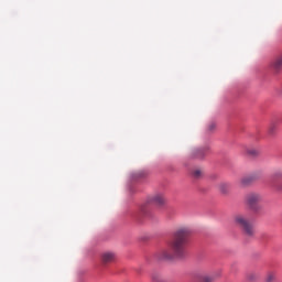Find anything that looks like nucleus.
<instances>
[{
  "label": "nucleus",
  "mask_w": 282,
  "mask_h": 282,
  "mask_svg": "<svg viewBox=\"0 0 282 282\" xmlns=\"http://www.w3.org/2000/svg\"><path fill=\"white\" fill-rule=\"evenodd\" d=\"M257 180H261V173L253 172L251 174L242 176L239 181V184H240L241 188H247V186L254 184V182H257Z\"/></svg>",
  "instance_id": "4"
},
{
  "label": "nucleus",
  "mask_w": 282,
  "mask_h": 282,
  "mask_svg": "<svg viewBox=\"0 0 282 282\" xmlns=\"http://www.w3.org/2000/svg\"><path fill=\"white\" fill-rule=\"evenodd\" d=\"M216 129H217V123H215L214 121L207 124V133H213V131H215Z\"/></svg>",
  "instance_id": "11"
},
{
  "label": "nucleus",
  "mask_w": 282,
  "mask_h": 282,
  "mask_svg": "<svg viewBox=\"0 0 282 282\" xmlns=\"http://www.w3.org/2000/svg\"><path fill=\"white\" fill-rule=\"evenodd\" d=\"M276 279V275L274 273H268L265 282H274Z\"/></svg>",
  "instance_id": "16"
},
{
  "label": "nucleus",
  "mask_w": 282,
  "mask_h": 282,
  "mask_svg": "<svg viewBox=\"0 0 282 282\" xmlns=\"http://www.w3.org/2000/svg\"><path fill=\"white\" fill-rule=\"evenodd\" d=\"M263 202V196L260 193L251 192L245 196V204L250 208V210H259V204Z\"/></svg>",
  "instance_id": "3"
},
{
  "label": "nucleus",
  "mask_w": 282,
  "mask_h": 282,
  "mask_svg": "<svg viewBox=\"0 0 282 282\" xmlns=\"http://www.w3.org/2000/svg\"><path fill=\"white\" fill-rule=\"evenodd\" d=\"M269 135H274L276 133V123H271L268 130Z\"/></svg>",
  "instance_id": "12"
},
{
  "label": "nucleus",
  "mask_w": 282,
  "mask_h": 282,
  "mask_svg": "<svg viewBox=\"0 0 282 282\" xmlns=\"http://www.w3.org/2000/svg\"><path fill=\"white\" fill-rule=\"evenodd\" d=\"M152 204H155V206H164L166 204V198H164V195L156 194L152 197Z\"/></svg>",
  "instance_id": "6"
},
{
  "label": "nucleus",
  "mask_w": 282,
  "mask_h": 282,
  "mask_svg": "<svg viewBox=\"0 0 282 282\" xmlns=\"http://www.w3.org/2000/svg\"><path fill=\"white\" fill-rule=\"evenodd\" d=\"M199 282H213V278L206 275V276L200 278Z\"/></svg>",
  "instance_id": "17"
},
{
  "label": "nucleus",
  "mask_w": 282,
  "mask_h": 282,
  "mask_svg": "<svg viewBox=\"0 0 282 282\" xmlns=\"http://www.w3.org/2000/svg\"><path fill=\"white\" fill-rule=\"evenodd\" d=\"M208 153V148L198 149L194 152V156L196 158H204Z\"/></svg>",
  "instance_id": "9"
},
{
  "label": "nucleus",
  "mask_w": 282,
  "mask_h": 282,
  "mask_svg": "<svg viewBox=\"0 0 282 282\" xmlns=\"http://www.w3.org/2000/svg\"><path fill=\"white\" fill-rule=\"evenodd\" d=\"M273 67L276 69V72L282 68V55L274 61Z\"/></svg>",
  "instance_id": "10"
},
{
  "label": "nucleus",
  "mask_w": 282,
  "mask_h": 282,
  "mask_svg": "<svg viewBox=\"0 0 282 282\" xmlns=\"http://www.w3.org/2000/svg\"><path fill=\"white\" fill-rule=\"evenodd\" d=\"M259 272H256V271H251L247 274V279L248 281L250 282H254V281H259Z\"/></svg>",
  "instance_id": "8"
},
{
  "label": "nucleus",
  "mask_w": 282,
  "mask_h": 282,
  "mask_svg": "<svg viewBox=\"0 0 282 282\" xmlns=\"http://www.w3.org/2000/svg\"><path fill=\"white\" fill-rule=\"evenodd\" d=\"M152 282H164L161 274L154 273L152 274Z\"/></svg>",
  "instance_id": "14"
},
{
  "label": "nucleus",
  "mask_w": 282,
  "mask_h": 282,
  "mask_svg": "<svg viewBox=\"0 0 282 282\" xmlns=\"http://www.w3.org/2000/svg\"><path fill=\"white\" fill-rule=\"evenodd\" d=\"M193 177H195V180H199V177H202V170L199 169L194 170Z\"/></svg>",
  "instance_id": "15"
},
{
  "label": "nucleus",
  "mask_w": 282,
  "mask_h": 282,
  "mask_svg": "<svg viewBox=\"0 0 282 282\" xmlns=\"http://www.w3.org/2000/svg\"><path fill=\"white\" fill-rule=\"evenodd\" d=\"M102 263H113L116 261V253L113 252H105L101 256Z\"/></svg>",
  "instance_id": "5"
},
{
  "label": "nucleus",
  "mask_w": 282,
  "mask_h": 282,
  "mask_svg": "<svg viewBox=\"0 0 282 282\" xmlns=\"http://www.w3.org/2000/svg\"><path fill=\"white\" fill-rule=\"evenodd\" d=\"M218 191L223 193V195H227L228 191H230V184L228 183H220L218 185Z\"/></svg>",
  "instance_id": "7"
},
{
  "label": "nucleus",
  "mask_w": 282,
  "mask_h": 282,
  "mask_svg": "<svg viewBox=\"0 0 282 282\" xmlns=\"http://www.w3.org/2000/svg\"><path fill=\"white\" fill-rule=\"evenodd\" d=\"M248 155H251V158H257L259 155V150L258 149H249L247 150Z\"/></svg>",
  "instance_id": "13"
},
{
  "label": "nucleus",
  "mask_w": 282,
  "mask_h": 282,
  "mask_svg": "<svg viewBox=\"0 0 282 282\" xmlns=\"http://www.w3.org/2000/svg\"><path fill=\"white\" fill-rule=\"evenodd\" d=\"M193 231L188 227H178L172 234L170 247L163 248L153 254L154 261H173L186 257V246Z\"/></svg>",
  "instance_id": "1"
},
{
  "label": "nucleus",
  "mask_w": 282,
  "mask_h": 282,
  "mask_svg": "<svg viewBox=\"0 0 282 282\" xmlns=\"http://www.w3.org/2000/svg\"><path fill=\"white\" fill-rule=\"evenodd\" d=\"M234 223L238 228H241L243 230L246 237H252L254 235V225L250 219H248L247 216H243L241 214H238L234 217Z\"/></svg>",
  "instance_id": "2"
}]
</instances>
